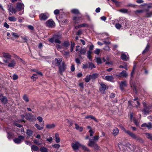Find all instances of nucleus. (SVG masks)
Here are the masks:
<instances>
[{
  "label": "nucleus",
  "instance_id": "1",
  "mask_svg": "<svg viewBox=\"0 0 152 152\" xmlns=\"http://www.w3.org/2000/svg\"><path fill=\"white\" fill-rule=\"evenodd\" d=\"M99 136H95L93 137V139H89V142L88 145L91 147H93L96 150H98L99 147L97 144L96 142L99 140Z\"/></svg>",
  "mask_w": 152,
  "mask_h": 152
},
{
  "label": "nucleus",
  "instance_id": "2",
  "mask_svg": "<svg viewBox=\"0 0 152 152\" xmlns=\"http://www.w3.org/2000/svg\"><path fill=\"white\" fill-rule=\"evenodd\" d=\"M3 61L5 63V65L9 67L14 68L16 66V61L14 59H12L10 61L3 60Z\"/></svg>",
  "mask_w": 152,
  "mask_h": 152
},
{
  "label": "nucleus",
  "instance_id": "3",
  "mask_svg": "<svg viewBox=\"0 0 152 152\" xmlns=\"http://www.w3.org/2000/svg\"><path fill=\"white\" fill-rule=\"evenodd\" d=\"M123 129L126 133H127L133 139L135 140L136 141H141L142 140V139L140 137L137 136L132 132L129 130H126L124 128H123Z\"/></svg>",
  "mask_w": 152,
  "mask_h": 152
},
{
  "label": "nucleus",
  "instance_id": "4",
  "mask_svg": "<svg viewBox=\"0 0 152 152\" xmlns=\"http://www.w3.org/2000/svg\"><path fill=\"white\" fill-rule=\"evenodd\" d=\"M59 71L61 75L62 74V72L66 69V66L65 64L64 61H62L61 64L59 65Z\"/></svg>",
  "mask_w": 152,
  "mask_h": 152
},
{
  "label": "nucleus",
  "instance_id": "5",
  "mask_svg": "<svg viewBox=\"0 0 152 152\" xmlns=\"http://www.w3.org/2000/svg\"><path fill=\"white\" fill-rule=\"evenodd\" d=\"M46 25L49 27L53 28L55 26V23L52 19L48 20L45 23Z\"/></svg>",
  "mask_w": 152,
  "mask_h": 152
},
{
  "label": "nucleus",
  "instance_id": "6",
  "mask_svg": "<svg viewBox=\"0 0 152 152\" xmlns=\"http://www.w3.org/2000/svg\"><path fill=\"white\" fill-rule=\"evenodd\" d=\"M24 137L23 136H19L17 138L13 140L14 142L17 144H20L24 140Z\"/></svg>",
  "mask_w": 152,
  "mask_h": 152
},
{
  "label": "nucleus",
  "instance_id": "7",
  "mask_svg": "<svg viewBox=\"0 0 152 152\" xmlns=\"http://www.w3.org/2000/svg\"><path fill=\"white\" fill-rule=\"evenodd\" d=\"M54 42L60 44L61 41L60 40L61 38V35L56 34L54 35Z\"/></svg>",
  "mask_w": 152,
  "mask_h": 152
},
{
  "label": "nucleus",
  "instance_id": "8",
  "mask_svg": "<svg viewBox=\"0 0 152 152\" xmlns=\"http://www.w3.org/2000/svg\"><path fill=\"white\" fill-rule=\"evenodd\" d=\"M49 17V15L48 13H42L40 14L39 18L41 20H45Z\"/></svg>",
  "mask_w": 152,
  "mask_h": 152
},
{
  "label": "nucleus",
  "instance_id": "9",
  "mask_svg": "<svg viewBox=\"0 0 152 152\" xmlns=\"http://www.w3.org/2000/svg\"><path fill=\"white\" fill-rule=\"evenodd\" d=\"M3 57L4 59L3 60H7L10 61V59H12L11 55L8 53H3Z\"/></svg>",
  "mask_w": 152,
  "mask_h": 152
},
{
  "label": "nucleus",
  "instance_id": "10",
  "mask_svg": "<svg viewBox=\"0 0 152 152\" xmlns=\"http://www.w3.org/2000/svg\"><path fill=\"white\" fill-rule=\"evenodd\" d=\"M24 7V5L22 3L18 2L17 3L16 8L18 11H20L23 10Z\"/></svg>",
  "mask_w": 152,
  "mask_h": 152
},
{
  "label": "nucleus",
  "instance_id": "11",
  "mask_svg": "<svg viewBox=\"0 0 152 152\" xmlns=\"http://www.w3.org/2000/svg\"><path fill=\"white\" fill-rule=\"evenodd\" d=\"M151 108L149 106H147L145 107L144 109L142 111L144 115L148 114L151 111L150 109Z\"/></svg>",
  "mask_w": 152,
  "mask_h": 152
},
{
  "label": "nucleus",
  "instance_id": "12",
  "mask_svg": "<svg viewBox=\"0 0 152 152\" xmlns=\"http://www.w3.org/2000/svg\"><path fill=\"white\" fill-rule=\"evenodd\" d=\"M72 146L73 149L75 150L78 149L81 145L78 142H76L75 143H72Z\"/></svg>",
  "mask_w": 152,
  "mask_h": 152
},
{
  "label": "nucleus",
  "instance_id": "13",
  "mask_svg": "<svg viewBox=\"0 0 152 152\" xmlns=\"http://www.w3.org/2000/svg\"><path fill=\"white\" fill-rule=\"evenodd\" d=\"M101 87L99 89L100 91L103 94H104L106 88V86L104 84H101Z\"/></svg>",
  "mask_w": 152,
  "mask_h": 152
},
{
  "label": "nucleus",
  "instance_id": "14",
  "mask_svg": "<svg viewBox=\"0 0 152 152\" xmlns=\"http://www.w3.org/2000/svg\"><path fill=\"white\" fill-rule=\"evenodd\" d=\"M117 76L118 77H126L128 76V74L126 73V72L125 70H123L121 72L120 75H117Z\"/></svg>",
  "mask_w": 152,
  "mask_h": 152
},
{
  "label": "nucleus",
  "instance_id": "15",
  "mask_svg": "<svg viewBox=\"0 0 152 152\" xmlns=\"http://www.w3.org/2000/svg\"><path fill=\"white\" fill-rule=\"evenodd\" d=\"M62 59L61 58H55L54 62H55L57 65H59L62 62Z\"/></svg>",
  "mask_w": 152,
  "mask_h": 152
},
{
  "label": "nucleus",
  "instance_id": "16",
  "mask_svg": "<svg viewBox=\"0 0 152 152\" xmlns=\"http://www.w3.org/2000/svg\"><path fill=\"white\" fill-rule=\"evenodd\" d=\"M127 86V83L126 81H122L120 85V88L121 90H123L124 87Z\"/></svg>",
  "mask_w": 152,
  "mask_h": 152
},
{
  "label": "nucleus",
  "instance_id": "17",
  "mask_svg": "<svg viewBox=\"0 0 152 152\" xmlns=\"http://www.w3.org/2000/svg\"><path fill=\"white\" fill-rule=\"evenodd\" d=\"M141 126L142 127H147L148 129H150L151 128H152V125L151 123H149L148 124L144 123Z\"/></svg>",
  "mask_w": 152,
  "mask_h": 152
},
{
  "label": "nucleus",
  "instance_id": "18",
  "mask_svg": "<svg viewBox=\"0 0 152 152\" xmlns=\"http://www.w3.org/2000/svg\"><path fill=\"white\" fill-rule=\"evenodd\" d=\"M82 18V16H80V17H76L74 16L73 17V20L74 22V23H78L79 22V21L80 20V19Z\"/></svg>",
  "mask_w": 152,
  "mask_h": 152
},
{
  "label": "nucleus",
  "instance_id": "19",
  "mask_svg": "<svg viewBox=\"0 0 152 152\" xmlns=\"http://www.w3.org/2000/svg\"><path fill=\"white\" fill-rule=\"evenodd\" d=\"M113 79V77L112 75H107L105 77V80L110 82H112Z\"/></svg>",
  "mask_w": 152,
  "mask_h": 152
},
{
  "label": "nucleus",
  "instance_id": "20",
  "mask_svg": "<svg viewBox=\"0 0 152 152\" xmlns=\"http://www.w3.org/2000/svg\"><path fill=\"white\" fill-rule=\"evenodd\" d=\"M55 125L53 124H49L46 125V127L47 129H53L55 127Z\"/></svg>",
  "mask_w": 152,
  "mask_h": 152
},
{
  "label": "nucleus",
  "instance_id": "21",
  "mask_svg": "<svg viewBox=\"0 0 152 152\" xmlns=\"http://www.w3.org/2000/svg\"><path fill=\"white\" fill-rule=\"evenodd\" d=\"M121 58L124 61H127L129 59V57L125 54H122L121 56Z\"/></svg>",
  "mask_w": 152,
  "mask_h": 152
},
{
  "label": "nucleus",
  "instance_id": "22",
  "mask_svg": "<svg viewBox=\"0 0 152 152\" xmlns=\"http://www.w3.org/2000/svg\"><path fill=\"white\" fill-rule=\"evenodd\" d=\"M99 75V74L96 73H94L92 75H90L91 79L93 80L97 78L98 77Z\"/></svg>",
  "mask_w": 152,
  "mask_h": 152
},
{
  "label": "nucleus",
  "instance_id": "23",
  "mask_svg": "<svg viewBox=\"0 0 152 152\" xmlns=\"http://www.w3.org/2000/svg\"><path fill=\"white\" fill-rule=\"evenodd\" d=\"M62 45L65 48H67L69 45V42L68 41H64V43L62 44Z\"/></svg>",
  "mask_w": 152,
  "mask_h": 152
},
{
  "label": "nucleus",
  "instance_id": "24",
  "mask_svg": "<svg viewBox=\"0 0 152 152\" xmlns=\"http://www.w3.org/2000/svg\"><path fill=\"white\" fill-rule=\"evenodd\" d=\"M150 45L148 43L147 45V46L145 49V50L142 52V54H145L147 53L149 50L150 48Z\"/></svg>",
  "mask_w": 152,
  "mask_h": 152
},
{
  "label": "nucleus",
  "instance_id": "25",
  "mask_svg": "<svg viewBox=\"0 0 152 152\" xmlns=\"http://www.w3.org/2000/svg\"><path fill=\"white\" fill-rule=\"evenodd\" d=\"M56 138V142L57 143L59 142L60 141V139L59 137V135L58 133H56L55 134Z\"/></svg>",
  "mask_w": 152,
  "mask_h": 152
},
{
  "label": "nucleus",
  "instance_id": "26",
  "mask_svg": "<svg viewBox=\"0 0 152 152\" xmlns=\"http://www.w3.org/2000/svg\"><path fill=\"white\" fill-rule=\"evenodd\" d=\"M118 132L119 130L117 128H115L113 130V133L114 136H115L117 135Z\"/></svg>",
  "mask_w": 152,
  "mask_h": 152
},
{
  "label": "nucleus",
  "instance_id": "27",
  "mask_svg": "<svg viewBox=\"0 0 152 152\" xmlns=\"http://www.w3.org/2000/svg\"><path fill=\"white\" fill-rule=\"evenodd\" d=\"M85 118L86 119H88L90 118L91 119L94 120L96 122H98V121L97 119L95 117L92 115L86 116L85 117Z\"/></svg>",
  "mask_w": 152,
  "mask_h": 152
},
{
  "label": "nucleus",
  "instance_id": "28",
  "mask_svg": "<svg viewBox=\"0 0 152 152\" xmlns=\"http://www.w3.org/2000/svg\"><path fill=\"white\" fill-rule=\"evenodd\" d=\"M75 128L77 130H79L80 132H82L83 131V128L82 127H80L77 124H75Z\"/></svg>",
  "mask_w": 152,
  "mask_h": 152
},
{
  "label": "nucleus",
  "instance_id": "29",
  "mask_svg": "<svg viewBox=\"0 0 152 152\" xmlns=\"http://www.w3.org/2000/svg\"><path fill=\"white\" fill-rule=\"evenodd\" d=\"M31 149L33 152V151H37L39 149V148L37 146L33 145L31 146Z\"/></svg>",
  "mask_w": 152,
  "mask_h": 152
},
{
  "label": "nucleus",
  "instance_id": "30",
  "mask_svg": "<svg viewBox=\"0 0 152 152\" xmlns=\"http://www.w3.org/2000/svg\"><path fill=\"white\" fill-rule=\"evenodd\" d=\"M71 12L75 14H80L79 11L77 9H73L71 10Z\"/></svg>",
  "mask_w": 152,
  "mask_h": 152
},
{
  "label": "nucleus",
  "instance_id": "31",
  "mask_svg": "<svg viewBox=\"0 0 152 152\" xmlns=\"http://www.w3.org/2000/svg\"><path fill=\"white\" fill-rule=\"evenodd\" d=\"M138 98H135L134 99V100L135 101L134 102L135 104H136V103H137V104L136 106V107L137 108H138L139 106L140 105V103L139 101L138 100Z\"/></svg>",
  "mask_w": 152,
  "mask_h": 152
},
{
  "label": "nucleus",
  "instance_id": "32",
  "mask_svg": "<svg viewBox=\"0 0 152 152\" xmlns=\"http://www.w3.org/2000/svg\"><path fill=\"white\" fill-rule=\"evenodd\" d=\"M23 99L26 102H28L29 101V99L27 96L26 94H24L23 96Z\"/></svg>",
  "mask_w": 152,
  "mask_h": 152
},
{
  "label": "nucleus",
  "instance_id": "33",
  "mask_svg": "<svg viewBox=\"0 0 152 152\" xmlns=\"http://www.w3.org/2000/svg\"><path fill=\"white\" fill-rule=\"evenodd\" d=\"M33 131L30 129H27V132H26V134H27L29 136V137L31 136L32 134H33Z\"/></svg>",
  "mask_w": 152,
  "mask_h": 152
},
{
  "label": "nucleus",
  "instance_id": "34",
  "mask_svg": "<svg viewBox=\"0 0 152 152\" xmlns=\"http://www.w3.org/2000/svg\"><path fill=\"white\" fill-rule=\"evenodd\" d=\"M1 101L4 104H6L7 103V98L5 96L3 97L1 99Z\"/></svg>",
  "mask_w": 152,
  "mask_h": 152
},
{
  "label": "nucleus",
  "instance_id": "35",
  "mask_svg": "<svg viewBox=\"0 0 152 152\" xmlns=\"http://www.w3.org/2000/svg\"><path fill=\"white\" fill-rule=\"evenodd\" d=\"M80 52V54H84L86 52V48H81Z\"/></svg>",
  "mask_w": 152,
  "mask_h": 152
},
{
  "label": "nucleus",
  "instance_id": "36",
  "mask_svg": "<svg viewBox=\"0 0 152 152\" xmlns=\"http://www.w3.org/2000/svg\"><path fill=\"white\" fill-rule=\"evenodd\" d=\"M92 51H88L87 52V57L90 60H92V57L91 55Z\"/></svg>",
  "mask_w": 152,
  "mask_h": 152
},
{
  "label": "nucleus",
  "instance_id": "37",
  "mask_svg": "<svg viewBox=\"0 0 152 152\" xmlns=\"http://www.w3.org/2000/svg\"><path fill=\"white\" fill-rule=\"evenodd\" d=\"M81 147L85 151L87 152L90 151V150H89V149L85 146L84 145H81Z\"/></svg>",
  "mask_w": 152,
  "mask_h": 152
},
{
  "label": "nucleus",
  "instance_id": "38",
  "mask_svg": "<svg viewBox=\"0 0 152 152\" xmlns=\"http://www.w3.org/2000/svg\"><path fill=\"white\" fill-rule=\"evenodd\" d=\"M88 65V68H90L92 69L93 68H95L96 67L94 64L92 62H89Z\"/></svg>",
  "mask_w": 152,
  "mask_h": 152
},
{
  "label": "nucleus",
  "instance_id": "39",
  "mask_svg": "<svg viewBox=\"0 0 152 152\" xmlns=\"http://www.w3.org/2000/svg\"><path fill=\"white\" fill-rule=\"evenodd\" d=\"M8 19L10 21L13 22H15L17 20V19L13 16L9 17Z\"/></svg>",
  "mask_w": 152,
  "mask_h": 152
},
{
  "label": "nucleus",
  "instance_id": "40",
  "mask_svg": "<svg viewBox=\"0 0 152 152\" xmlns=\"http://www.w3.org/2000/svg\"><path fill=\"white\" fill-rule=\"evenodd\" d=\"M119 20L118 22L121 24H123L124 23L125 21H126L125 19L124 18H121Z\"/></svg>",
  "mask_w": 152,
  "mask_h": 152
},
{
  "label": "nucleus",
  "instance_id": "41",
  "mask_svg": "<svg viewBox=\"0 0 152 152\" xmlns=\"http://www.w3.org/2000/svg\"><path fill=\"white\" fill-rule=\"evenodd\" d=\"M38 75L36 74H33L32 76L31 77V79L34 80H35L38 78Z\"/></svg>",
  "mask_w": 152,
  "mask_h": 152
},
{
  "label": "nucleus",
  "instance_id": "42",
  "mask_svg": "<svg viewBox=\"0 0 152 152\" xmlns=\"http://www.w3.org/2000/svg\"><path fill=\"white\" fill-rule=\"evenodd\" d=\"M40 151L41 152H48V149L44 147L41 148Z\"/></svg>",
  "mask_w": 152,
  "mask_h": 152
},
{
  "label": "nucleus",
  "instance_id": "43",
  "mask_svg": "<svg viewBox=\"0 0 152 152\" xmlns=\"http://www.w3.org/2000/svg\"><path fill=\"white\" fill-rule=\"evenodd\" d=\"M35 126L39 130H41L43 128V125L42 126H40L38 124H37L35 125Z\"/></svg>",
  "mask_w": 152,
  "mask_h": 152
},
{
  "label": "nucleus",
  "instance_id": "44",
  "mask_svg": "<svg viewBox=\"0 0 152 152\" xmlns=\"http://www.w3.org/2000/svg\"><path fill=\"white\" fill-rule=\"evenodd\" d=\"M146 137L152 140V134L148 133H146Z\"/></svg>",
  "mask_w": 152,
  "mask_h": 152
},
{
  "label": "nucleus",
  "instance_id": "45",
  "mask_svg": "<svg viewBox=\"0 0 152 152\" xmlns=\"http://www.w3.org/2000/svg\"><path fill=\"white\" fill-rule=\"evenodd\" d=\"M96 58L97 63L99 64H101L102 63L101 59L100 57H96Z\"/></svg>",
  "mask_w": 152,
  "mask_h": 152
},
{
  "label": "nucleus",
  "instance_id": "46",
  "mask_svg": "<svg viewBox=\"0 0 152 152\" xmlns=\"http://www.w3.org/2000/svg\"><path fill=\"white\" fill-rule=\"evenodd\" d=\"M90 79H91V77L90 75H87L85 78V81L86 82L88 83L89 82Z\"/></svg>",
  "mask_w": 152,
  "mask_h": 152
},
{
  "label": "nucleus",
  "instance_id": "47",
  "mask_svg": "<svg viewBox=\"0 0 152 152\" xmlns=\"http://www.w3.org/2000/svg\"><path fill=\"white\" fill-rule=\"evenodd\" d=\"M52 146L53 147L55 148H59L60 146L59 144H55L52 145Z\"/></svg>",
  "mask_w": 152,
  "mask_h": 152
},
{
  "label": "nucleus",
  "instance_id": "48",
  "mask_svg": "<svg viewBox=\"0 0 152 152\" xmlns=\"http://www.w3.org/2000/svg\"><path fill=\"white\" fill-rule=\"evenodd\" d=\"M115 26L118 29H119L121 27V25L119 23H116Z\"/></svg>",
  "mask_w": 152,
  "mask_h": 152
},
{
  "label": "nucleus",
  "instance_id": "49",
  "mask_svg": "<svg viewBox=\"0 0 152 152\" xmlns=\"http://www.w3.org/2000/svg\"><path fill=\"white\" fill-rule=\"evenodd\" d=\"M152 15V11L147 13L146 17H151Z\"/></svg>",
  "mask_w": 152,
  "mask_h": 152
},
{
  "label": "nucleus",
  "instance_id": "50",
  "mask_svg": "<svg viewBox=\"0 0 152 152\" xmlns=\"http://www.w3.org/2000/svg\"><path fill=\"white\" fill-rule=\"evenodd\" d=\"M17 9L16 10V9L13 7V8L11 9L10 12H12V13H15L17 12Z\"/></svg>",
  "mask_w": 152,
  "mask_h": 152
},
{
  "label": "nucleus",
  "instance_id": "51",
  "mask_svg": "<svg viewBox=\"0 0 152 152\" xmlns=\"http://www.w3.org/2000/svg\"><path fill=\"white\" fill-rule=\"evenodd\" d=\"M34 142V143L38 145H41V144L39 142V140L34 139L33 140Z\"/></svg>",
  "mask_w": 152,
  "mask_h": 152
},
{
  "label": "nucleus",
  "instance_id": "52",
  "mask_svg": "<svg viewBox=\"0 0 152 152\" xmlns=\"http://www.w3.org/2000/svg\"><path fill=\"white\" fill-rule=\"evenodd\" d=\"M128 10L125 9H123L120 10V11L122 13H126L128 12Z\"/></svg>",
  "mask_w": 152,
  "mask_h": 152
},
{
  "label": "nucleus",
  "instance_id": "53",
  "mask_svg": "<svg viewBox=\"0 0 152 152\" xmlns=\"http://www.w3.org/2000/svg\"><path fill=\"white\" fill-rule=\"evenodd\" d=\"M13 7L12 4L11 3H10L8 6V10L10 11L11 9Z\"/></svg>",
  "mask_w": 152,
  "mask_h": 152
},
{
  "label": "nucleus",
  "instance_id": "54",
  "mask_svg": "<svg viewBox=\"0 0 152 152\" xmlns=\"http://www.w3.org/2000/svg\"><path fill=\"white\" fill-rule=\"evenodd\" d=\"M56 47L57 50L59 51H60L62 48V46L59 45H56Z\"/></svg>",
  "mask_w": 152,
  "mask_h": 152
},
{
  "label": "nucleus",
  "instance_id": "55",
  "mask_svg": "<svg viewBox=\"0 0 152 152\" xmlns=\"http://www.w3.org/2000/svg\"><path fill=\"white\" fill-rule=\"evenodd\" d=\"M7 137L8 139H10L11 138V137L12 136V134L11 132H7Z\"/></svg>",
  "mask_w": 152,
  "mask_h": 152
},
{
  "label": "nucleus",
  "instance_id": "56",
  "mask_svg": "<svg viewBox=\"0 0 152 152\" xmlns=\"http://www.w3.org/2000/svg\"><path fill=\"white\" fill-rule=\"evenodd\" d=\"M100 50L99 49H96L94 51V53L97 54L99 55L100 53Z\"/></svg>",
  "mask_w": 152,
  "mask_h": 152
},
{
  "label": "nucleus",
  "instance_id": "57",
  "mask_svg": "<svg viewBox=\"0 0 152 152\" xmlns=\"http://www.w3.org/2000/svg\"><path fill=\"white\" fill-rule=\"evenodd\" d=\"M12 36L15 38H17L19 37V36L18 35L17 33H16L13 32L12 33Z\"/></svg>",
  "mask_w": 152,
  "mask_h": 152
},
{
  "label": "nucleus",
  "instance_id": "58",
  "mask_svg": "<svg viewBox=\"0 0 152 152\" xmlns=\"http://www.w3.org/2000/svg\"><path fill=\"white\" fill-rule=\"evenodd\" d=\"M13 79L14 80H17L18 78V76L16 74H14L13 75Z\"/></svg>",
  "mask_w": 152,
  "mask_h": 152
},
{
  "label": "nucleus",
  "instance_id": "59",
  "mask_svg": "<svg viewBox=\"0 0 152 152\" xmlns=\"http://www.w3.org/2000/svg\"><path fill=\"white\" fill-rule=\"evenodd\" d=\"M21 38L23 40V42H27V38L26 37H21Z\"/></svg>",
  "mask_w": 152,
  "mask_h": 152
},
{
  "label": "nucleus",
  "instance_id": "60",
  "mask_svg": "<svg viewBox=\"0 0 152 152\" xmlns=\"http://www.w3.org/2000/svg\"><path fill=\"white\" fill-rule=\"evenodd\" d=\"M143 12V10H137L134 11V12L136 14H137V13H142Z\"/></svg>",
  "mask_w": 152,
  "mask_h": 152
},
{
  "label": "nucleus",
  "instance_id": "61",
  "mask_svg": "<svg viewBox=\"0 0 152 152\" xmlns=\"http://www.w3.org/2000/svg\"><path fill=\"white\" fill-rule=\"evenodd\" d=\"M104 49V50L107 51H109L110 50V47L108 46H105Z\"/></svg>",
  "mask_w": 152,
  "mask_h": 152
},
{
  "label": "nucleus",
  "instance_id": "62",
  "mask_svg": "<svg viewBox=\"0 0 152 152\" xmlns=\"http://www.w3.org/2000/svg\"><path fill=\"white\" fill-rule=\"evenodd\" d=\"M37 119L38 120L39 122H41L43 121V119L40 116H38L37 117Z\"/></svg>",
  "mask_w": 152,
  "mask_h": 152
},
{
  "label": "nucleus",
  "instance_id": "63",
  "mask_svg": "<svg viewBox=\"0 0 152 152\" xmlns=\"http://www.w3.org/2000/svg\"><path fill=\"white\" fill-rule=\"evenodd\" d=\"M54 13L55 15H58L59 13V10H55L54 11Z\"/></svg>",
  "mask_w": 152,
  "mask_h": 152
},
{
  "label": "nucleus",
  "instance_id": "64",
  "mask_svg": "<svg viewBox=\"0 0 152 152\" xmlns=\"http://www.w3.org/2000/svg\"><path fill=\"white\" fill-rule=\"evenodd\" d=\"M148 9H146L145 11H148V9L152 8V4L148 5L147 6Z\"/></svg>",
  "mask_w": 152,
  "mask_h": 152
}]
</instances>
